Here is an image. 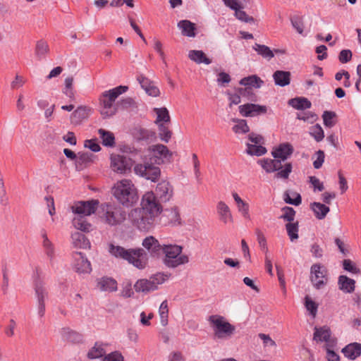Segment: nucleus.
Listing matches in <instances>:
<instances>
[{
    "mask_svg": "<svg viewBox=\"0 0 361 361\" xmlns=\"http://www.w3.org/2000/svg\"><path fill=\"white\" fill-rule=\"evenodd\" d=\"M147 153L143 159V163L136 164L133 171L137 176L155 183L161 176V170L155 164L161 165L171 162L173 153L166 146L161 144L149 147Z\"/></svg>",
    "mask_w": 361,
    "mask_h": 361,
    "instance_id": "f257e3e1",
    "label": "nucleus"
},
{
    "mask_svg": "<svg viewBox=\"0 0 361 361\" xmlns=\"http://www.w3.org/2000/svg\"><path fill=\"white\" fill-rule=\"evenodd\" d=\"M110 253L116 257L128 261L139 269H143L147 264V254L142 248L125 249L121 246L111 245Z\"/></svg>",
    "mask_w": 361,
    "mask_h": 361,
    "instance_id": "f03ea898",
    "label": "nucleus"
},
{
    "mask_svg": "<svg viewBox=\"0 0 361 361\" xmlns=\"http://www.w3.org/2000/svg\"><path fill=\"white\" fill-rule=\"evenodd\" d=\"M98 216L103 224L116 226L126 221V212L123 207L116 204L103 203L99 208Z\"/></svg>",
    "mask_w": 361,
    "mask_h": 361,
    "instance_id": "7ed1b4c3",
    "label": "nucleus"
},
{
    "mask_svg": "<svg viewBox=\"0 0 361 361\" xmlns=\"http://www.w3.org/2000/svg\"><path fill=\"white\" fill-rule=\"evenodd\" d=\"M127 86L120 85L107 91H104L99 96L100 114L103 118H109L116 114L117 107L116 99L128 90Z\"/></svg>",
    "mask_w": 361,
    "mask_h": 361,
    "instance_id": "20e7f679",
    "label": "nucleus"
},
{
    "mask_svg": "<svg viewBox=\"0 0 361 361\" xmlns=\"http://www.w3.org/2000/svg\"><path fill=\"white\" fill-rule=\"evenodd\" d=\"M112 190L115 198L123 206H131L138 200L137 189L130 180L118 181Z\"/></svg>",
    "mask_w": 361,
    "mask_h": 361,
    "instance_id": "39448f33",
    "label": "nucleus"
},
{
    "mask_svg": "<svg viewBox=\"0 0 361 361\" xmlns=\"http://www.w3.org/2000/svg\"><path fill=\"white\" fill-rule=\"evenodd\" d=\"M161 252L164 255L163 263L168 268L174 269L189 262V257L182 253L183 247L180 245L164 244Z\"/></svg>",
    "mask_w": 361,
    "mask_h": 361,
    "instance_id": "423d86ee",
    "label": "nucleus"
},
{
    "mask_svg": "<svg viewBox=\"0 0 361 361\" xmlns=\"http://www.w3.org/2000/svg\"><path fill=\"white\" fill-rule=\"evenodd\" d=\"M208 321L213 330L214 336L219 339L229 338L235 331V327L223 316L219 314L211 315Z\"/></svg>",
    "mask_w": 361,
    "mask_h": 361,
    "instance_id": "0eeeda50",
    "label": "nucleus"
},
{
    "mask_svg": "<svg viewBox=\"0 0 361 361\" xmlns=\"http://www.w3.org/2000/svg\"><path fill=\"white\" fill-rule=\"evenodd\" d=\"M258 164L262 167L267 173H273L276 171L274 177L278 179L286 180L292 172L293 166L290 162L286 163L283 166L281 160L271 159H263L258 161Z\"/></svg>",
    "mask_w": 361,
    "mask_h": 361,
    "instance_id": "6e6552de",
    "label": "nucleus"
},
{
    "mask_svg": "<svg viewBox=\"0 0 361 361\" xmlns=\"http://www.w3.org/2000/svg\"><path fill=\"white\" fill-rule=\"evenodd\" d=\"M129 216L133 226L140 231H147L152 227L156 217L155 216L137 208L133 209L130 212Z\"/></svg>",
    "mask_w": 361,
    "mask_h": 361,
    "instance_id": "1a4fd4ad",
    "label": "nucleus"
},
{
    "mask_svg": "<svg viewBox=\"0 0 361 361\" xmlns=\"http://www.w3.org/2000/svg\"><path fill=\"white\" fill-rule=\"evenodd\" d=\"M133 165V160L128 157L120 154H111L110 157V168L118 174L130 173Z\"/></svg>",
    "mask_w": 361,
    "mask_h": 361,
    "instance_id": "9d476101",
    "label": "nucleus"
},
{
    "mask_svg": "<svg viewBox=\"0 0 361 361\" xmlns=\"http://www.w3.org/2000/svg\"><path fill=\"white\" fill-rule=\"evenodd\" d=\"M160 201L157 200L154 192L149 191L147 192L142 198L141 207L139 209L149 213L155 216L160 214L161 211V205Z\"/></svg>",
    "mask_w": 361,
    "mask_h": 361,
    "instance_id": "9b49d317",
    "label": "nucleus"
},
{
    "mask_svg": "<svg viewBox=\"0 0 361 361\" xmlns=\"http://www.w3.org/2000/svg\"><path fill=\"white\" fill-rule=\"evenodd\" d=\"M310 280L316 289L322 288L328 281L327 270L320 264H314L310 269Z\"/></svg>",
    "mask_w": 361,
    "mask_h": 361,
    "instance_id": "f8f14e48",
    "label": "nucleus"
},
{
    "mask_svg": "<svg viewBox=\"0 0 361 361\" xmlns=\"http://www.w3.org/2000/svg\"><path fill=\"white\" fill-rule=\"evenodd\" d=\"M99 204L97 200L79 201L71 206V210L75 215L88 216L97 211Z\"/></svg>",
    "mask_w": 361,
    "mask_h": 361,
    "instance_id": "ddd939ff",
    "label": "nucleus"
},
{
    "mask_svg": "<svg viewBox=\"0 0 361 361\" xmlns=\"http://www.w3.org/2000/svg\"><path fill=\"white\" fill-rule=\"evenodd\" d=\"M72 259V267L77 273L90 274L92 271L91 263L82 252H73Z\"/></svg>",
    "mask_w": 361,
    "mask_h": 361,
    "instance_id": "4468645a",
    "label": "nucleus"
},
{
    "mask_svg": "<svg viewBox=\"0 0 361 361\" xmlns=\"http://www.w3.org/2000/svg\"><path fill=\"white\" fill-rule=\"evenodd\" d=\"M240 114L243 117H255L265 114L267 107L264 105L247 103L238 106Z\"/></svg>",
    "mask_w": 361,
    "mask_h": 361,
    "instance_id": "2eb2a0df",
    "label": "nucleus"
},
{
    "mask_svg": "<svg viewBox=\"0 0 361 361\" xmlns=\"http://www.w3.org/2000/svg\"><path fill=\"white\" fill-rule=\"evenodd\" d=\"M59 334L62 340L65 342L74 345L82 344L85 342L83 334L70 327L61 328Z\"/></svg>",
    "mask_w": 361,
    "mask_h": 361,
    "instance_id": "dca6fc26",
    "label": "nucleus"
},
{
    "mask_svg": "<svg viewBox=\"0 0 361 361\" xmlns=\"http://www.w3.org/2000/svg\"><path fill=\"white\" fill-rule=\"evenodd\" d=\"M173 193L172 185L169 181L162 180L158 183L155 190V195L159 201L166 202L170 200Z\"/></svg>",
    "mask_w": 361,
    "mask_h": 361,
    "instance_id": "f3484780",
    "label": "nucleus"
},
{
    "mask_svg": "<svg viewBox=\"0 0 361 361\" xmlns=\"http://www.w3.org/2000/svg\"><path fill=\"white\" fill-rule=\"evenodd\" d=\"M92 109L87 106H79L71 115V122L73 125H80L91 114Z\"/></svg>",
    "mask_w": 361,
    "mask_h": 361,
    "instance_id": "a211bd4d",
    "label": "nucleus"
},
{
    "mask_svg": "<svg viewBox=\"0 0 361 361\" xmlns=\"http://www.w3.org/2000/svg\"><path fill=\"white\" fill-rule=\"evenodd\" d=\"M216 213L220 221L224 224L233 221V215L228 205L224 201H219L216 204Z\"/></svg>",
    "mask_w": 361,
    "mask_h": 361,
    "instance_id": "6ab92c4d",
    "label": "nucleus"
},
{
    "mask_svg": "<svg viewBox=\"0 0 361 361\" xmlns=\"http://www.w3.org/2000/svg\"><path fill=\"white\" fill-rule=\"evenodd\" d=\"M142 245L153 257L159 256L161 252L163 245H161L154 236L146 237L142 240Z\"/></svg>",
    "mask_w": 361,
    "mask_h": 361,
    "instance_id": "aec40b11",
    "label": "nucleus"
},
{
    "mask_svg": "<svg viewBox=\"0 0 361 361\" xmlns=\"http://www.w3.org/2000/svg\"><path fill=\"white\" fill-rule=\"evenodd\" d=\"M293 152V148L289 143H282L278 147L273 149L271 152L272 156L281 160V162L286 160Z\"/></svg>",
    "mask_w": 361,
    "mask_h": 361,
    "instance_id": "412c9836",
    "label": "nucleus"
},
{
    "mask_svg": "<svg viewBox=\"0 0 361 361\" xmlns=\"http://www.w3.org/2000/svg\"><path fill=\"white\" fill-rule=\"evenodd\" d=\"M97 288L100 291L114 292L117 290V281L113 278L104 276L97 279Z\"/></svg>",
    "mask_w": 361,
    "mask_h": 361,
    "instance_id": "4be33fe9",
    "label": "nucleus"
},
{
    "mask_svg": "<svg viewBox=\"0 0 361 361\" xmlns=\"http://www.w3.org/2000/svg\"><path fill=\"white\" fill-rule=\"evenodd\" d=\"M137 80L142 88L148 95L152 97H158L160 94V91L155 84L144 75H139L137 77Z\"/></svg>",
    "mask_w": 361,
    "mask_h": 361,
    "instance_id": "5701e85b",
    "label": "nucleus"
},
{
    "mask_svg": "<svg viewBox=\"0 0 361 361\" xmlns=\"http://www.w3.org/2000/svg\"><path fill=\"white\" fill-rule=\"evenodd\" d=\"M134 288L137 293H148L157 290L150 277L137 280L134 284Z\"/></svg>",
    "mask_w": 361,
    "mask_h": 361,
    "instance_id": "b1692460",
    "label": "nucleus"
},
{
    "mask_svg": "<svg viewBox=\"0 0 361 361\" xmlns=\"http://www.w3.org/2000/svg\"><path fill=\"white\" fill-rule=\"evenodd\" d=\"M232 196L236 204L238 212L245 219H250V206L236 192H233Z\"/></svg>",
    "mask_w": 361,
    "mask_h": 361,
    "instance_id": "393cba45",
    "label": "nucleus"
},
{
    "mask_svg": "<svg viewBox=\"0 0 361 361\" xmlns=\"http://www.w3.org/2000/svg\"><path fill=\"white\" fill-rule=\"evenodd\" d=\"M239 83L241 85L245 86L247 88V92H250V88H259L264 84V81L257 75H252L247 77H245L242 78Z\"/></svg>",
    "mask_w": 361,
    "mask_h": 361,
    "instance_id": "a878e982",
    "label": "nucleus"
},
{
    "mask_svg": "<svg viewBox=\"0 0 361 361\" xmlns=\"http://www.w3.org/2000/svg\"><path fill=\"white\" fill-rule=\"evenodd\" d=\"M73 245L76 248L87 249L90 247V243L85 235L78 231L71 235Z\"/></svg>",
    "mask_w": 361,
    "mask_h": 361,
    "instance_id": "bb28decb",
    "label": "nucleus"
},
{
    "mask_svg": "<svg viewBox=\"0 0 361 361\" xmlns=\"http://www.w3.org/2000/svg\"><path fill=\"white\" fill-rule=\"evenodd\" d=\"M106 345L101 343L96 342L94 345L88 350L87 357L90 360L98 359L104 357L106 355L105 346Z\"/></svg>",
    "mask_w": 361,
    "mask_h": 361,
    "instance_id": "cd10ccee",
    "label": "nucleus"
},
{
    "mask_svg": "<svg viewBox=\"0 0 361 361\" xmlns=\"http://www.w3.org/2000/svg\"><path fill=\"white\" fill-rule=\"evenodd\" d=\"M290 73L289 71H276L273 74V79L275 85L280 87H285L290 82Z\"/></svg>",
    "mask_w": 361,
    "mask_h": 361,
    "instance_id": "c85d7f7f",
    "label": "nucleus"
},
{
    "mask_svg": "<svg viewBox=\"0 0 361 361\" xmlns=\"http://www.w3.org/2000/svg\"><path fill=\"white\" fill-rule=\"evenodd\" d=\"M345 357L355 360L361 354V343H353L346 345L342 350Z\"/></svg>",
    "mask_w": 361,
    "mask_h": 361,
    "instance_id": "c756f323",
    "label": "nucleus"
},
{
    "mask_svg": "<svg viewBox=\"0 0 361 361\" xmlns=\"http://www.w3.org/2000/svg\"><path fill=\"white\" fill-rule=\"evenodd\" d=\"M310 208L313 211L316 218L318 219H324L330 211V209L328 206L317 202L311 203Z\"/></svg>",
    "mask_w": 361,
    "mask_h": 361,
    "instance_id": "7c9ffc66",
    "label": "nucleus"
},
{
    "mask_svg": "<svg viewBox=\"0 0 361 361\" xmlns=\"http://www.w3.org/2000/svg\"><path fill=\"white\" fill-rule=\"evenodd\" d=\"M188 58L196 63H204L209 65L212 60L207 57L206 54L201 50H190L188 53Z\"/></svg>",
    "mask_w": 361,
    "mask_h": 361,
    "instance_id": "2f4dec72",
    "label": "nucleus"
},
{
    "mask_svg": "<svg viewBox=\"0 0 361 361\" xmlns=\"http://www.w3.org/2000/svg\"><path fill=\"white\" fill-rule=\"evenodd\" d=\"M73 226L83 232H89L92 225L87 221L86 216L75 215L72 221Z\"/></svg>",
    "mask_w": 361,
    "mask_h": 361,
    "instance_id": "473e14b6",
    "label": "nucleus"
},
{
    "mask_svg": "<svg viewBox=\"0 0 361 361\" xmlns=\"http://www.w3.org/2000/svg\"><path fill=\"white\" fill-rule=\"evenodd\" d=\"M178 27L181 30L183 35L194 37L195 36V25L190 20H183L178 23Z\"/></svg>",
    "mask_w": 361,
    "mask_h": 361,
    "instance_id": "72a5a7b5",
    "label": "nucleus"
},
{
    "mask_svg": "<svg viewBox=\"0 0 361 361\" xmlns=\"http://www.w3.org/2000/svg\"><path fill=\"white\" fill-rule=\"evenodd\" d=\"M288 104L298 110L310 109L312 106L311 102L305 97H295L288 100Z\"/></svg>",
    "mask_w": 361,
    "mask_h": 361,
    "instance_id": "f704fd0d",
    "label": "nucleus"
},
{
    "mask_svg": "<svg viewBox=\"0 0 361 361\" xmlns=\"http://www.w3.org/2000/svg\"><path fill=\"white\" fill-rule=\"evenodd\" d=\"M355 281L346 276H340L338 278L339 288L345 293H352L355 290Z\"/></svg>",
    "mask_w": 361,
    "mask_h": 361,
    "instance_id": "c9c22d12",
    "label": "nucleus"
},
{
    "mask_svg": "<svg viewBox=\"0 0 361 361\" xmlns=\"http://www.w3.org/2000/svg\"><path fill=\"white\" fill-rule=\"evenodd\" d=\"M331 336L330 329L326 326L320 328L315 327L314 332V340L317 342L328 341Z\"/></svg>",
    "mask_w": 361,
    "mask_h": 361,
    "instance_id": "e433bc0d",
    "label": "nucleus"
},
{
    "mask_svg": "<svg viewBox=\"0 0 361 361\" xmlns=\"http://www.w3.org/2000/svg\"><path fill=\"white\" fill-rule=\"evenodd\" d=\"M42 238L43 239L42 240V246L44 252L47 255V257L52 259L54 257V246L53 243L49 240L47 233L44 230L42 231Z\"/></svg>",
    "mask_w": 361,
    "mask_h": 361,
    "instance_id": "4c0bfd02",
    "label": "nucleus"
},
{
    "mask_svg": "<svg viewBox=\"0 0 361 361\" xmlns=\"http://www.w3.org/2000/svg\"><path fill=\"white\" fill-rule=\"evenodd\" d=\"M35 291L37 302H45L48 298V291L42 281H36Z\"/></svg>",
    "mask_w": 361,
    "mask_h": 361,
    "instance_id": "58836bf2",
    "label": "nucleus"
},
{
    "mask_svg": "<svg viewBox=\"0 0 361 361\" xmlns=\"http://www.w3.org/2000/svg\"><path fill=\"white\" fill-rule=\"evenodd\" d=\"M252 48L259 55L268 61L274 56V51L266 45L255 43Z\"/></svg>",
    "mask_w": 361,
    "mask_h": 361,
    "instance_id": "ea45409f",
    "label": "nucleus"
},
{
    "mask_svg": "<svg viewBox=\"0 0 361 361\" xmlns=\"http://www.w3.org/2000/svg\"><path fill=\"white\" fill-rule=\"evenodd\" d=\"M154 111L157 114L156 124L168 123L170 122V115L166 107L154 108Z\"/></svg>",
    "mask_w": 361,
    "mask_h": 361,
    "instance_id": "a19ab883",
    "label": "nucleus"
},
{
    "mask_svg": "<svg viewBox=\"0 0 361 361\" xmlns=\"http://www.w3.org/2000/svg\"><path fill=\"white\" fill-rule=\"evenodd\" d=\"M98 133L102 139L103 145L113 147L115 145V137L111 132L100 128L98 130Z\"/></svg>",
    "mask_w": 361,
    "mask_h": 361,
    "instance_id": "79ce46f5",
    "label": "nucleus"
},
{
    "mask_svg": "<svg viewBox=\"0 0 361 361\" xmlns=\"http://www.w3.org/2000/svg\"><path fill=\"white\" fill-rule=\"evenodd\" d=\"M290 22L292 26L294 27V29L298 34L302 36H306V33L305 32V25L302 17L299 16H294L290 18Z\"/></svg>",
    "mask_w": 361,
    "mask_h": 361,
    "instance_id": "37998d69",
    "label": "nucleus"
},
{
    "mask_svg": "<svg viewBox=\"0 0 361 361\" xmlns=\"http://www.w3.org/2000/svg\"><path fill=\"white\" fill-rule=\"evenodd\" d=\"M170 276L171 274L169 273L157 272L149 277L154 283V285L156 286L157 290H158L159 286L167 281Z\"/></svg>",
    "mask_w": 361,
    "mask_h": 361,
    "instance_id": "c03bdc74",
    "label": "nucleus"
},
{
    "mask_svg": "<svg viewBox=\"0 0 361 361\" xmlns=\"http://www.w3.org/2000/svg\"><path fill=\"white\" fill-rule=\"evenodd\" d=\"M246 152L248 154L254 156H262L267 152V149L262 145L247 143Z\"/></svg>",
    "mask_w": 361,
    "mask_h": 361,
    "instance_id": "a18cd8bd",
    "label": "nucleus"
},
{
    "mask_svg": "<svg viewBox=\"0 0 361 361\" xmlns=\"http://www.w3.org/2000/svg\"><path fill=\"white\" fill-rule=\"evenodd\" d=\"M159 314L160 317V322L163 326L168 324L169 318V307L167 300H164L159 308Z\"/></svg>",
    "mask_w": 361,
    "mask_h": 361,
    "instance_id": "49530a36",
    "label": "nucleus"
},
{
    "mask_svg": "<svg viewBox=\"0 0 361 361\" xmlns=\"http://www.w3.org/2000/svg\"><path fill=\"white\" fill-rule=\"evenodd\" d=\"M157 125L158 126L159 138L166 143L169 142L171 137L172 133L166 123H159Z\"/></svg>",
    "mask_w": 361,
    "mask_h": 361,
    "instance_id": "de8ad7c7",
    "label": "nucleus"
},
{
    "mask_svg": "<svg viewBox=\"0 0 361 361\" xmlns=\"http://www.w3.org/2000/svg\"><path fill=\"white\" fill-rule=\"evenodd\" d=\"M286 229L290 240L293 242L298 238V222L288 223L286 225Z\"/></svg>",
    "mask_w": 361,
    "mask_h": 361,
    "instance_id": "09e8293b",
    "label": "nucleus"
},
{
    "mask_svg": "<svg viewBox=\"0 0 361 361\" xmlns=\"http://www.w3.org/2000/svg\"><path fill=\"white\" fill-rule=\"evenodd\" d=\"M336 114L334 111H325L323 113L322 118L326 127L332 128L335 126Z\"/></svg>",
    "mask_w": 361,
    "mask_h": 361,
    "instance_id": "8fccbe9b",
    "label": "nucleus"
},
{
    "mask_svg": "<svg viewBox=\"0 0 361 361\" xmlns=\"http://www.w3.org/2000/svg\"><path fill=\"white\" fill-rule=\"evenodd\" d=\"M310 134L317 142L322 141L324 137V133L319 124L312 126L310 129Z\"/></svg>",
    "mask_w": 361,
    "mask_h": 361,
    "instance_id": "3c124183",
    "label": "nucleus"
},
{
    "mask_svg": "<svg viewBox=\"0 0 361 361\" xmlns=\"http://www.w3.org/2000/svg\"><path fill=\"white\" fill-rule=\"evenodd\" d=\"M166 216L169 219V221L173 225L180 224V216L177 208H171L166 211Z\"/></svg>",
    "mask_w": 361,
    "mask_h": 361,
    "instance_id": "603ef678",
    "label": "nucleus"
},
{
    "mask_svg": "<svg viewBox=\"0 0 361 361\" xmlns=\"http://www.w3.org/2000/svg\"><path fill=\"white\" fill-rule=\"evenodd\" d=\"M234 121L236 122V124L233 127L234 133L244 134L249 132L250 128L245 120L237 119L234 120Z\"/></svg>",
    "mask_w": 361,
    "mask_h": 361,
    "instance_id": "864d4df0",
    "label": "nucleus"
},
{
    "mask_svg": "<svg viewBox=\"0 0 361 361\" xmlns=\"http://www.w3.org/2000/svg\"><path fill=\"white\" fill-rule=\"evenodd\" d=\"M247 92V88H238L237 93L229 94L230 106L233 104H238L241 102L240 96H244Z\"/></svg>",
    "mask_w": 361,
    "mask_h": 361,
    "instance_id": "5fc2aeb1",
    "label": "nucleus"
},
{
    "mask_svg": "<svg viewBox=\"0 0 361 361\" xmlns=\"http://www.w3.org/2000/svg\"><path fill=\"white\" fill-rule=\"evenodd\" d=\"M282 212L283 214L280 217L281 219L288 223H292L294 221L295 212L292 207H285L282 209Z\"/></svg>",
    "mask_w": 361,
    "mask_h": 361,
    "instance_id": "6e6d98bb",
    "label": "nucleus"
},
{
    "mask_svg": "<svg viewBox=\"0 0 361 361\" xmlns=\"http://www.w3.org/2000/svg\"><path fill=\"white\" fill-rule=\"evenodd\" d=\"M297 118L309 123H313L317 119V116L311 111H307L303 113H298Z\"/></svg>",
    "mask_w": 361,
    "mask_h": 361,
    "instance_id": "4d7b16f0",
    "label": "nucleus"
},
{
    "mask_svg": "<svg viewBox=\"0 0 361 361\" xmlns=\"http://www.w3.org/2000/svg\"><path fill=\"white\" fill-rule=\"evenodd\" d=\"M235 16L239 20L245 23H252L255 22L254 18L248 16L242 8H238L235 11Z\"/></svg>",
    "mask_w": 361,
    "mask_h": 361,
    "instance_id": "13d9d810",
    "label": "nucleus"
},
{
    "mask_svg": "<svg viewBox=\"0 0 361 361\" xmlns=\"http://www.w3.org/2000/svg\"><path fill=\"white\" fill-rule=\"evenodd\" d=\"M49 51V46L44 41H39L36 44L35 53L39 58L43 57Z\"/></svg>",
    "mask_w": 361,
    "mask_h": 361,
    "instance_id": "bf43d9fd",
    "label": "nucleus"
},
{
    "mask_svg": "<svg viewBox=\"0 0 361 361\" xmlns=\"http://www.w3.org/2000/svg\"><path fill=\"white\" fill-rule=\"evenodd\" d=\"M102 361H125L124 357L118 351H114L106 355Z\"/></svg>",
    "mask_w": 361,
    "mask_h": 361,
    "instance_id": "052dcab7",
    "label": "nucleus"
},
{
    "mask_svg": "<svg viewBox=\"0 0 361 361\" xmlns=\"http://www.w3.org/2000/svg\"><path fill=\"white\" fill-rule=\"evenodd\" d=\"M343 269L352 274H359L360 269L356 267L355 264L350 259H344L343 262Z\"/></svg>",
    "mask_w": 361,
    "mask_h": 361,
    "instance_id": "680f3d73",
    "label": "nucleus"
},
{
    "mask_svg": "<svg viewBox=\"0 0 361 361\" xmlns=\"http://www.w3.org/2000/svg\"><path fill=\"white\" fill-rule=\"evenodd\" d=\"M305 307L313 317L316 316L318 305L307 296L305 298Z\"/></svg>",
    "mask_w": 361,
    "mask_h": 361,
    "instance_id": "e2e57ef3",
    "label": "nucleus"
},
{
    "mask_svg": "<svg viewBox=\"0 0 361 361\" xmlns=\"http://www.w3.org/2000/svg\"><path fill=\"white\" fill-rule=\"evenodd\" d=\"M231 80V76L225 72H221L217 75L216 82L219 86L225 87Z\"/></svg>",
    "mask_w": 361,
    "mask_h": 361,
    "instance_id": "0e129e2a",
    "label": "nucleus"
},
{
    "mask_svg": "<svg viewBox=\"0 0 361 361\" xmlns=\"http://www.w3.org/2000/svg\"><path fill=\"white\" fill-rule=\"evenodd\" d=\"M316 159L313 162V166L314 169H319L322 167L325 158V154L324 151L318 150L316 154Z\"/></svg>",
    "mask_w": 361,
    "mask_h": 361,
    "instance_id": "69168bd1",
    "label": "nucleus"
},
{
    "mask_svg": "<svg viewBox=\"0 0 361 361\" xmlns=\"http://www.w3.org/2000/svg\"><path fill=\"white\" fill-rule=\"evenodd\" d=\"M352 51L350 49H343L338 55V60L342 63L350 61L352 59Z\"/></svg>",
    "mask_w": 361,
    "mask_h": 361,
    "instance_id": "338daca9",
    "label": "nucleus"
},
{
    "mask_svg": "<svg viewBox=\"0 0 361 361\" xmlns=\"http://www.w3.org/2000/svg\"><path fill=\"white\" fill-rule=\"evenodd\" d=\"M309 179H310V183L312 185L314 191L316 190H317L319 191L324 190V184L322 182L320 181V180L318 178H317L316 176H310L309 178Z\"/></svg>",
    "mask_w": 361,
    "mask_h": 361,
    "instance_id": "774afa93",
    "label": "nucleus"
}]
</instances>
